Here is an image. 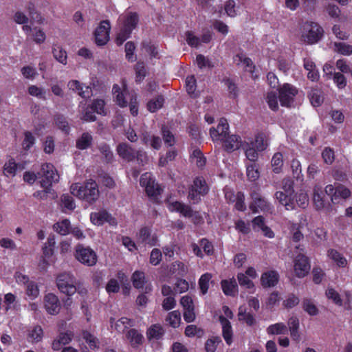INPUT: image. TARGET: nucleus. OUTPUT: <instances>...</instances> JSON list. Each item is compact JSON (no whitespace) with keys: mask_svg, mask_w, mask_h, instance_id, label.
I'll return each instance as SVG.
<instances>
[{"mask_svg":"<svg viewBox=\"0 0 352 352\" xmlns=\"http://www.w3.org/2000/svg\"><path fill=\"white\" fill-rule=\"evenodd\" d=\"M121 23L120 31L116 38L118 45H122L128 39L133 30H135L139 23V15L137 12H128L119 17Z\"/></svg>","mask_w":352,"mask_h":352,"instance_id":"obj_1","label":"nucleus"},{"mask_svg":"<svg viewBox=\"0 0 352 352\" xmlns=\"http://www.w3.org/2000/svg\"><path fill=\"white\" fill-rule=\"evenodd\" d=\"M71 193L91 204L95 203L100 195L97 183L93 179H89L83 186L77 184H72L70 188Z\"/></svg>","mask_w":352,"mask_h":352,"instance_id":"obj_2","label":"nucleus"},{"mask_svg":"<svg viewBox=\"0 0 352 352\" xmlns=\"http://www.w3.org/2000/svg\"><path fill=\"white\" fill-rule=\"evenodd\" d=\"M76 278L69 272H64L58 275L56 278V285L59 291L71 296L76 292Z\"/></svg>","mask_w":352,"mask_h":352,"instance_id":"obj_3","label":"nucleus"},{"mask_svg":"<svg viewBox=\"0 0 352 352\" xmlns=\"http://www.w3.org/2000/svg\"><path fill=\"white\" fill-rule=\"evenodd\" d=\"M38 178H41V187H52L53 183L59 181V175L52 164L45 163L41 166L38 172Z\"/></svg>","mask_w":352,"mask_h":352,"instance_id":"obj_4","label":"nucleus"},{"mask_svg":"<svg viewBox=\"0 0 352 352\" xmlns=\"http://www.w3.org/2000/svg\"><path fill=\"white\" fill-rule=\"evenodd\" d=\"M322 34V28L316 23L307 21L302 25V39L308 44L318 42Z\"/></svg>","mask_w":352,"mask_h":352,"instance_id":"obj_5","label":"nucleus"},{"mask_svg":"<svg viewBox=\"0 0 352 352\" xmlns=\"http://www.w3.org/2000/svg\"><path fill=\"white\" fill-rule=\"evenodd\" d=\"M75 256L79 262L87 266H93L97 262L96 252L89 247H85L82 244L76 246Z\"/></svg>","mask_w":352,"mask_h":352,"instance_id":"obj_6","label":"nucleus"},{"mask_svg":"<svg viewBox=\"0 0 352 352\" xmlns=\"http://www.w3.org/2000/svg\"><path fill=\"white\" fill-rule=\"evenodd\" d=\"M298 93V91L294 86L289 83H285L278 89L279 100L281 106L291 107Z\"/></svg>","mask_w":352,"mask_h":352,"instance_id":"obj_7","label":"nucleus"},{"mask_svg":"<svg viewBox=\"0 0 352 352\" xmlns=\"http://www.w3.org/2000/svg\"><path fill=\"white\" fill-rule=\"evenodd\" d=\"M140 185L145 188L148 196L156 197L161 194L162 189L151 175L146 173L142 174L140 179Z\"/></svg>","mask_w":352,"mask_h":352,"instance_id":"obj_8","label":"nucleus"},{"mask_svg":"<svg viewBox=\"0 0 352 352\" xmlns=\"http://www.w3.org/2000/svg\"><path fill=\"white\" fill-rule=\"evenodd\" d=\"M110 28L111 25L109 21L104 20L100 22L94 32L95 41L98 45H104L107 43L109 38Z\"/></svg>","mask_w":352,"mask_h":352,"instance_id":"obj_9","label":"nucleus"},{"mask_svg":"<svg viewBox=\"0 0 352 352\" xmlns=\"http://www.w3.org/2000/svg\"><path fill=\"white\" fill-rule=\"evenodd\" d=\"M294 272L298 278L307 276L310 270L309 258L303 254H299L294 260Z\"/></svg>","mask_w":352,"mask_h":352,"instance_id":"obj_10","label":"nucleus"},{"mask_svg":"<svg viewBox=\"0 0 352 352\" xmlns=\"http://www.w3.org/2000/svg\"><path fill=\"white\" fill-rule=\"evenodd\" d=\"M251 197L252 202L250 205V208L252 212H265L270 209L269 204L259 193L254 192L251 194Z\"/></svg>","mask_w":352,"mask_h":352,"instance_id":"obj_11","label":"nucleus"},{"mask_svg":"<svg viewBox=\"0 0 352 352\" xmlns=\"http://www.w3.org/2000/svg\"><path fill=\"white\" fill-rule=\"evenodd\" d=\"M229 125L227 120L222 118H221L217 127L211 128L210 130V137L213 140L221 141L223 138H226L228 134Z\"/></svg>","mask_w":352,"mask_h":352,"instance_id":"obj_12","label":"nucleus"},{"mask_svg":"<svg viewBox=\"0 0 352 352\" xmlns=\"http://www.w3.org/2000/svg\"><path fill=\"white\" fill-rule=\"evenodd\" d=\"M45 308L47 313L56 315L59 313L60 304L58 297L54 294L49 293L44 298Z\"/></svg>","mask_w":352,"mask_h":352,"instance_id":"obj_13","label":"nucleus"},{"mask_svg":"<svg viewBox=\"0 0 352 352\" xmlns=\"http://www.w3.org/2000/svg\"><path fill=\"white\" fill-rule=\"evenodd\" d=\"M118 155L127 162L135 160V150L127 143H120L116 148Z\"/></svg>","mask_w":352,"mask_h":352,"instance_id":"obj_14","label":"nucleus"},{"mask_svg":"<svg viewBox=\"0 0 352 352\" xmlns=\"http://www.w3.org/2000/svg\"><path fill=\"white\" fill-rule=\"evenodd\" d=\"M223 143V146L224 150L228 153H231L235 150H237L241 146V137L237 135H226V138L221 140Z\"/></svg>","mask_w":352,"mask_h":352,"instance_id":"obj_15","label":"nucleus"},{"mask_svg":"<svg viewBox=\"0 0 352 352\" xmlns=\"http://www.w3.org/2000/svg\"><path fill=\"white\" fill-rule=\"evenodd\" d=\"M151 231L150 228L144 226L141 228L137 236L138 241L142 243L148 244L151 246H153L156 244L157 237L155 236H151Z\"/></svg>","mask_w":352,"mask_h":352,"instance_id":"obj_16","label":"nucleus"},{"mask_svg":"<svg viewBox=\"0 0 352 352\" xmlns=\"http://www.w3.org/2000/svg\"><path fill=\"white\" fill-rule=\"evenodd\" d=\"M278 279V274L276 271L271 270L262 274L261 283L263 287H272L277 284Z\"/></svg>","mask_w":352,"mask_h":352,"instance_id":"obj_17","label":"nucleus"},{"mask_svg":"<svg viewBox=\"0 0 352 352\" xmlns=\"http://www.w3.org/2000/svg\"><path fill=\"white\" fill-rule=\"evenodd\" d=\"M221 285L223 293L226 296H234L238 293L237 283L234 278L230 280H221Z\"/></svg>","mask_w":352,"mask_h":352,"instance_id":"obj_18","label":"nucleus"},{"mask_svg":"<svg viewBox=\"0 0 352 352\" xmlns=\"http://www.w3.org/2000/svg\"><path fill=\"white\" fill-rule=\"evenodd\" d=\"M275 197L280 204L285 206L287 210L295 209V203L292 195L283 191H277L275 193Z\"/></svg>","mask_w":352,"mask_h":352,"instance_id":"obj_19","label":"nucleus"},{"mask_svg":"<svg viewBox=\"0 0 352 352\" xmlns=\"http://www.w3.org/2000/svg\"><path fill=\"white\" fill-rule=\"evenodd\" d=\"M313 200L318 210L327 208L329 212L331 211V208L329 204H327L324 193L321 190H314Z\"/></svg>","mask_w":352,"mask_h":352,"instance_id":"obj_20","label":"nucleus"},{"mask_svg":"<svg viewBox=\"0 0 352 352\" xmlns=\"http://www.w3.org/2000/svg\"><path fill=\"white\" fill-rule=\"evenodd\" d=\"M90 219L94 224L100 226L106 221H110L112 219V217L107 211L103 210L98 212L91 213Z\"/></svg>","mask_w":352,"mask_h":352,"instance_id":"obj_21","label":"nucleus"},{"mask_svg":"<svg viewBox=\"0 0 352 352\" xmlns=\"http://www.w3.org/2000/svg\"><path fill=\"white\" fill-rule=\"evenodd\" d=\"M219 320L222 324L223 337L226 343L230 345L232 342V331L230 322L223 316L219 317Z\"/></svg>","mask_w":352,"mask_h":352,"instance_id":"obj_22","label":"nucleus"},{"mask_svg":"<svg viewBox=\"0 0 352 352\" xmlns=\"http://www.w3.org/2000/svg\"><path fill=\"white\" fill-rule=\"evenodd\" d=\"M304 68L308 72L307 78L311 81H318L320 78L316 64L310 59H304Z\"/></svg>","mask_w":352,"mask_h":352,"instance_id":"obj_23","label":"nucleus"},{"mask_svg":"<svg viewBox=\"0 0 352 352\" xmlns=\"http://www.w3.org/2000/svg\"><path fill=\"white\" fill-rule=\"evenodd\" d=\"M72 339V334L71 333H60L56 339L53 341L52 347L54 351H58L60 349L63 345L69 344Z\"/></svg>","mask_w":352,"mask_h":352,"instance_id":"obj_24","label":"nucleus"},{"mask_svg":"<svg viewBox=\"0 0 352 352\" xmlns=\"http://www.w3.org/2000/svg\"><path fill=\"white\" fill-rule=\"evenodd\" d=\"M93 137L88 133H83L76 141V147L80 150H85L91 146Z\"/></svg>","mask_w":352,"mask_h":352,"instance_id":"obj_25","label":"nucleus"},{"mask_svg":"<svg viewBox=\"0 0 352 352\" xmlns=\"http://www.w3.org/2000/svg\"><path fill=\"white\" fill-rule=\"evenodd\" d=\"M98 149L102 155L101 160L103 162L110 164L113 161L114 155L109 145L101 143L98 146Z\"/></svg>","mask_w":352,"mask_h":352,"instance_id":"obj_26","label":"nucleus"},{"mask_svg":"<svg viewBox=\"0 0 352 352\" xmlns=\"http://www.w3.org/2000/svg\"><path fill=\"white\" fill-rule=\"evenodd\" d=\"M124 91H122L118 85H114L112 89L113 94L115 96L116 103L121 107L127 106V101L125 99L124 94L126 91L125 85H123Z\"/></svg>","mask_w":352,"mask_h":352,"instance_id":"obj_27","label":"nucleus"},{"mask_svg":"<svg viewBox=\"0 0 352 352\" xmlns=\"http://www.w3.org/2000/svg\"><path fill=\"white\" fill-rule=\"evenodd\" d=\"M328 256L332 259L339 267H345L347 265V260L338 250L330 249L327 252Z\"/></svg>","mask_w":352,"mask_h":352,"instance_id":"obj_28","label":"nucleus"},{"mask_svg":"<svg viewBox=\"0 0 352 352\" xmlns=\"http://www.w3.org/2000/svg\"><path fill=\"white\" fill-rule=\"evenodd\" d=\"M126 336L131 346L133 347L141 344L144 339L143 336L135 329L129 330Z\"/></svg>","mask_w":352,"mask_h":352,"instance_id":"obj_29","label":"nucleus"},{"mask_svg":"<svg viewBox=\"0 0 352 352\" xmlns=\"http://www.w3.org/2000/svg\"><path fill=\"white\" fill-rule=\"evenodd\" d=\"M308 97L314 107L320 106L324 101L322 92L318 89H312L308 94Z\"/></svg>","mask_w":352,"mask_h":352,"instance_id":"obj_30","label":"nucleus"},{"mask_svg":"<svg viewBox=\"0 0 352 352\" xmlns=\"http://www.w3.org/2000/svg\"><path fill=\"white\" fill-rule=\"evenodd\" d=\"M164 333V330L160 324H153L147 330L146 336L148 340L160 339Z\"/></svg>","mask_w":352,"mask_h":352,"instance_id":"obj_31","label":"nucleus"},{"mask_svg":"<svg viewBox=\"0 0 352 352\" xmlns=\"http://www.w3.org/2000/svg\"><path fill=\"white\" fill-rule=\"evenodd\" d=\"M173 210L180 212L186 217H191L193 215V211L190 206L182 204L179 201H175L172 204Z\"/></svg>","mask_w":352,"mask_h":352,"instance_id":"obj_32","label":"nucleus"},{"mask_svg":"<svg viewBox=\"0 0 352 352\" xmlns=\"http://www.w3.org/2000/svg\"><path fill=\"white\" fill-rule=\"evenodd\" d=\"M192 186L201 195H206L208 192L209 188L206 180L202 177H196L194 179Z\"/></svg>","mask_w":352,"mask_h":352,"instance_id":"obj_33","label":"nucleus"},{"mask_svg":"<svg viewBox=\"0 0 352 352\" xmlns=\"http://www.w3.org/2000/svg\"><path fill=\"white\" fill-rule=\"evenodd\" d=\"M131 280L134 287L137 289L143 288L144 284L146 283L144 273L140 271H135L131 276Z\"/></svg>","mask_w":352,"mask_h":352,"instance_id":"obj_34","label":"nucleus"},{"mask_svg":"<svg viewBox=\"0 0 352 352\" xmlns=\"http://www.w3.org/2000/svg\"><path fill=\"white\" fill-rule=\"evenodd\" d=\"M238 318L239 320L244 321L249 326L253 325L256 322L254 316L250 313H247L245 308L242 307L239 309Z\"/></svg>","mask_w":352,"mask_h":352,"instance_id":"obj_35","label":"nucleus"},{"mask_svg":"<svg viewBox=\"0 0 352 352\" xmlns=\"http://www.w3.org/2000/svg\"><path fill=\"white\" fill-rule=\"evenodd\" d=\"M254 145L257 151H264L268 146V139L267 135L263 133H258L255 137Z\"/></svg>","mask_w":352,"mask_h":352,"instance_id":"obj_36","label":"nucleus"},{"mask_svg":"<svg viewBox=\"0 0 352 352\" xmlns=\"http://www.w3.org/2000/svg\"><path fill=\"white\" fill-rule=\"evenodd\" d=\"M170 272L173 274H175L180 276H184L188 272V267L184 263L180 261H175L172 263Z\"/></svg>","mask_w":352,"mask_h":352,"instance_id":"obj_37","label":"nucleus"},{"mask_svg":"<svg viewBox=\"0 0 352 352\" xmlns=\"http://www.w3.org/2000/svg\"><path fill=\"white\" fill-rule=\"evenodd\" d=\"M54 230L61 235H66L70 231V221L68 219H63L54 225Z\"/></svg>","mask_w":352,"mask_h":352,"instance_id":"obj_38","label":"nucleus"},{"mask_svg":"<svg viewBox=\"0 0 352 352\" xmlns=\"http://www.w3.org/2000/svg\"><path fill=\"white\" fill-rule=\"evenodd\" d=\"M246 173L248 179L251 182L257 180L260 177L258 167L255 163L247 166Z\"/></svg>","mask_w":352,"mask_h":352,"instance_id":"obj_39","label":"nucleus"},{"mask_svg":"<svg viewBox=\"0 0 352 352\" xmlns=\"http://www.w3.org/2000/svg\"><path fill=\"white\" fill-rule=\"evenodd\" d=\"M105 102L102 99H96L94 100L92 103L89 105V108L93 110L94 112L100 115H106L107 111L104 108Z\"/></svg>","mask_w":352,"mask_h":352,"instance_id":"obj_40","label":"nucleus"},{"mask_svg":"<svg viewBox=\"0 0 352 352\" xmlns=\"http://www.w3.org/2000/svg\"><path fill=\"white\" fill-rule=\"evenodd\" d=\"M267 331L272 335L285 334L287 332V327L283 323H276L269 326Z\"/></svg>","mask_w":352,"mask_h":352,"instance_id":"obj_41","label":"nucleus"},{"mask_svg":"<svg viewBox=\"0 0 352 352\" xmlns=\"http://www.w3.org/2000/svg\"><path fill=\"white\" fill-rule=\"evenodd\" d=\"M336 202H333V204H338L340 201V199H346L349 198L351 195V191L349 188L344 186L342 184H338L336 186Z\"/></svg>","mask_w":352,"mask_h":352,"instance_id":"obj_42","label":"nucleus"},{"mask_svg":"<svg viewBox=\"0 0 352 352\" xmlns=\"http://www.w3.org/2000/svg\"><path fill=\"white\" fill-rule=\"evenodd\" d=\"M132 326V321L126 317L121 318L115 324V328L119 333H124L127 329Z\"/></svg>","mask_w":352,"mask_h":352,"instance_id":"obj_43","label":"nucleus"},{"mask_svg":"<svg viewBox=\"0 0 352 352\" xmlns=\"http://www.w3.org/2000/svg\"><path fill=\"white\" fill-rule=\"evenodd\" d=\"M181 320L180 313L178 311H173L168 314L166 321L173 328L179 327Z\"/></svg>","mask_w":352,"mask_h":352,"instance_id":"obj_44","label":"nucleus"},{"mask_svg":"<svg viewBox=\"0 0 352 352\" xmlns=\"http://www.w3.org/2000/svg\"><path fill=\"white\" fill-rule=\"evenodd\" d=\"M212 278V275L210 273H206L203 274L199 280V286L202 294H206L209 288V282Z\"/></svg>","mask_w":352,"mask_h":352,"instance_id":"obj_45","label":"nucleus"},{"mask_svg":"<svg viewBox=\"0 0 352 352\" xmlns=\"http://www.w3.org/2000/svg\"><path fill=\"white\" fill-rule=\"evenodd\" d=\"M53 56L59 63L65 65L67 63V53L62 47L55 46L52 50Z\"/></svg>","mask_w":352,"mask_h":352,"instance_id":"obj_46","label":"nucleus"},{"mask_svg":"<svg viewBox=\"0 0 352 352\" xmlns=\"http://www.w3.org/2000/svg\"><path fill=\"white\" fill-rule=\"evenodd\" d=\"M135 81L140 82L146 76V69L144 62L139 61L135 65Z\"/></svg>","mask_w":352,"mask_h":352,"instance_id":"obj_47","label":"nucleus"},{"mask_svg":"<svg viewBox=\"0 0 352 352\" xmlns=\"http://www.w3.org/2000/svg\"><path fill=\"white\" fill-rule=\"evenodd\" d=\"M303 309L310 316H316L318 314V309L311 300L305 298L302 302Z\"/></svg>","mask_w":352,"mask_h":352,"instance_id":"obj_48","label":"nucleus"},{"mask_svg":"<svg viewBox=\"0 0 352 352\" xmlns=\"http://www.w3.org/2000/svg\"><path fill=\"white\" fill-rule=\"evenodd\" d=\"M164 98L158 96L155 99L150 100L147 104L148 110L151 112H155L163 106Z\"/></svg>","mask_w":352,"mask_h":352,"instance_id":"obj_49","label":"nucleus"},{"mask_svg":"<svg viewBox=\"0 0 352 352\" xmlns=\"http://www.w3.org/2000/svg\"><path fill=\"white\" fill-rule=\"evenodd\" d=\"M266 102L269 105V107L273 110L276 111L278 109L277 94L274 91L267 92L266 98Z\"/></svg>","mask_w":352,"mask_h":352,"instance_id":"obj_50","label":"nucleus"},{"mask_svg":"<svg viewBox=\"0 0 352 352\" xmlns=\"http://www.w3.org/2000/svg\"><path fill=\"white\" fill-rule=\"evenodd\" d=\"M162 135L164 143L167 144L168 146H172L175 144V137L166 126H163L162 128Z\"/></svg>","mask_w":352,"mask_h":352,"instance_id":"obj_51","label":"nucleus"},{"mask_svg":"<svg viewBox=\"0 0 352 352\" xmlns=\"http://www.w3.org/2000/svg\"><path fill=\"white\" fill-rule=\"evenodd\" d=\"M283 164V155L280 153H276L274 155L272 160V166L273 171L278 173Z\"/></svg>","mask_w":352,"mask_h":352,"instance_id":"obj_52","label":"nucleus"},{"mask_svg":"<svg viewBox=\"0 0 352 352\" xmlns=\"http://www.w3.org/2000/svg\"><path fill=\"white\" fill-rule=\"evenodd\" d=\"M239 284L246 289H254L253 282L245 274L239 273L236 276Z\"/></svg>","mask_w":352,"mask_h":352,"instance_id":"obj_53","label":"nucleus"},{"mask_svg":"<svg viewBox=\"0 0 352 352\" xmlns=\"http://www.w3.org/2000/svg\"><path fill=\"white\" fill-rule=\"evenodd\" d=\"M334 50L343 55L352 54V45L344 43H335Z\"/></svg>","mask_w":352,"mask_h":352,"instance_id":"obj_54","label":"nucleus"},{"mask_svg":"<svg viewBox=\"0 0 352 352\" xmlns=\"http://www.w3.org/2000/svg\"><path fill=\"white\" fill-rule=\"evenodd\" d=\"M55 123L56 126L63 131L67 133L69 130V127L68 125V122L66 120V118L63 115H56L55 116Z\"/></svg>","mask_w":352,"mask_h":352,"instance_id":"obj_55","label":"nucleus"},{"mask_svg":"<svg viewBox=\"0 0 352 352\" xmlns=\"http://www.w3.org/2000/svg\"><path fill=\"white\" fill-rule=\"evenodd\" d=\"M294 201L295 206L298 205L300 208H305L309 203V198L305 192H300L296 194Z\"/></svg>","mask_w":352,"mask_h":352,"instance_id":"obj_56","label":"nucleus"},{"mask_svg":"<svg viewBox=\"0 0 352 352\" xmlns=\"http://www.w3.org/2000/svg\"><path fill=\"white\" fill-rule=\"evenodd\" d=\"M28 337L32 342H38L41 340L43 337V329L40 326L34 327L28 333Z\"/></svg>","mask_w":352,"mask_h":352,"instance_id":"obj_57","label":"nucleus"},{"mask_svg":"<svg viewBox=\"0 0 352 352\" xmlns=\"http://www.w3.org/2000/svg\"><path fill=\"white\" fill-rule=\"evenodd\" d=\"M203 334L204 331L201 329L198 328L196 325L190 324L186 327L185 335L188 337H192L195 336L201 337Z\"/></svg>","mask_w":352,"mask_h":352,"instance_id":"obj_58","label":"nucleus"},{"mask_svg":"<svg viewBox=\"0 0 352 352\" xmlns=\"http://www.w3.org/2000/svg\"><path fill=\"white\" fill-rule=\"evenodd\" d=\"M186 90L188 94L192 97H196V80L193 76H188L186 80Z\"/></svg>","mask_w":352,"mask_h":352,"instance_id":"obj_59","label":"nucleus"},{"mask_svg":"<svg viewBox=\"0 0 352 352\" xmlns=\"http://www.w3.org/2000/svg\"><path fill=\"white\" fill-rule=\"evenodd\" d=\"M42 188H43V190L36 191L33 194V196L34 197L39 199H46L49 195H51L52 198L55 197L54 193L51 187L49 186L47 188H46V187H42Z\"/></svg>","mask_w":352,"mask_h":352,"instance_id":"obj_60","label":"nucleus"},{"mask_svg":"<svg viewBox=\"0 0 352 352\" xmlns=\"http://www.w3.org/2000/svg\"><path fill=\"white\" fill-rule=\"evenodd\" d=\"M248 147L245 148V156L251 162L254 163L257 160L258 154L256 148H255L253 146V143L250 144H248Z\"/></svg>","mask_w":352,"mask_h":352,"instance_id":"obj_61","label":"nucleus"},{"mask_svg":"<svg viewBox=\"0 0 352 352\" xmlns=\"http://www.w3.org/2000/svg\"><path fill=\"white\" fill-rule=\"evenodd\" d=\"M221 341V340L219 337H214L211 339H208L205 344L206 352H214L218 344H219Z\"/></svg>","mask_w":352,"mask_h":352,"instance_id":"obj_62","label":"nucleus"},{"mask_svg":"<svg viewBox=\"0 0 352 352\" xmlns=\"http://www.w3.org/2000/svg\"><path fill=\"white\" fill-rule=\"evenodd\" d=\"M326 296L329 299L332 300L335 304L340 306L342 305V300L340 298V296L334 289H328L326 291Z\"/></svg>","mask_w":352,"mask_h":352,"instance_id":"obj_63","label":"nucleus"},{"mask_svg":"<svg viewBox=\"0 0 352 352\" xmlns=\"http://www.w3.org/2000/svg\"><path fill=\"white\" fill-rule=\"evenodd\" d=\"M28 93L32 96L41 99H45V91L36 85H31L28 88Z\"/></svg>","mask_w":352,"mask_h":352,"instance_id":"obj_64","label":"nucleus"}]
</instances>
